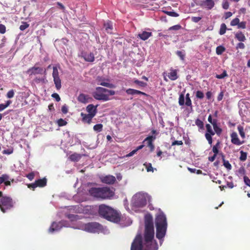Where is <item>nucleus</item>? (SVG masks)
Wrapping results in <instances>:
<instances>
[{"label": "nucleus", "instance_id": "nucleus-33", "mask_svg": "<svg viewBox=\"0 0 250 250\" xmlns=\"http://www.w3.org/2000/svg\"><path fill=\"white\" fill-rule=\"evenodd\" d=\"M227 27L225 23H222L221 25L220 31H219V34L220 35H224L226 31Z\"/></svg>", "mask_w": 250, "mask_h": 250}, {"label": "nucleus", "instance_id": "nucleus-26", "mask_svg": "<svg viewBox=\"0 0 250 250\" xmlns=\"http://www.w3.org/2000/svg\"><path fill=\"white\" fill-rule=\"evenodd\" d=\"M81 158V155L77 153H74L69 156V158L73 161H78Z\"/></svg>", "mask_w": 250, "mask_h": 250}, {"label": "nucleus", "instance_id": "nucleus-15", "mask_svg": "<svg viewBox=\"0 0 250 250\" xmlns=\"http://www.w3.org/2000/svg\"><path fill=\"white\" fill-rule=\"evenodd\" d=\"M230 137H231V142L232 144H234V145H241V144H242V142H241L238 137V135H237V134L234 132H232L230 135Z\"/></svg>", "mask_w": 250, "mask_h": 250}, {"label": "nucleus", "instance_id": "nucleus-28", "mask_svg": "<svg viewBox=\"0 0 250 250\" xmlns=\"http://www.w3.org/2000/svg\"><path fill=\"white\" fill-rule=\"evenodd\" d=\"M155 139L156 137L155 136H149L145 139L144 142H146L148 146H151L152 141Z\"/></svg>", "mask_w": 250, "mask_h": 250}, {"label": "nucleus", "instance_id": "nucleus-31", "mask_svg": "<svg viewBox=\"0 0 250 250\" xmlns=\"http://www.w3.org/2000/svg\"><path fill=\"white\" fill-rule=\"evenodd\" d=\"M237 129L239 131L240 135L243 139H244L245 137V133L244 131L243 127L241 125H239L237 126Z\"/></svg>", "mask_w": 250, "mask_h": 250}, {"label": "nucleus", "instance_id": "nucleus-9", "mask_svg": "<svg viewBox=\"0 0 250 250\" xmlns=\"http://www.w3.org/2000/svg\"><path fill=\"white\" fill-rule=\"evenodd\" d=\"M93 96L95 99L98 100L107 101L109 100L107 94L104 93V88L101 87H97L96 88L95 91L93 93Z\"/></svg>", "mask_w": 250, "mask_h": 250}, {"label": "nucleus", "instance_id": "nucleus-57", "mask_svg": "<svg viewBox=\"0 0 250 250\" xmlns=\"http://www.w3.org/2000/svg\"><path fill=\"white\" fill-rule=\"evenodd\" d=\"M222 7L224 9H228L229 7V3L227 0H223Z\"/></svg>", "mask_w": 250, "mask_h": 250}, {"label": "nucleus", "instance_id": "nucleus-46", "mask_svg": "<svg viewBox=\"0 0 250 250\" xmlns=\"http://www.w3.org/2000/svg\"><path fill=\"white\" fill-rule=\"evenodd\" d=\"M104 26L107 32H109V30H111L112 27V24L110 22L105 23Z\"/></svg>", "mask_w": 250, "mask_h": 250}, {"label": "nucleus", "instance_id": "nucleus-50", "mask_svg": "<svg viewBox=\"0 0 250 250\" xmlns=\"http://www.w3.org/2000/svg\"><path fill=\"white\" fill-rule=\"evenodd\" d=\"M239 22V19L237 18H235L230 22V25L231 26H235L237 25Z\"/></svg>", "mask_w": 250, "mask_h": 250}, {"label": "nucleus", "instance_id": "nucleus-14", "mask_svg": "<svg viewBox=\"0 0 250 250\" xmlns=\"http://www.w3.org/2000/svg\"><path fill=\"white\" fill-rule=\"evenodd\" d=\"M82 57L88 62H93L95 60L94 55L91 52H83Z\"/></svg>", "mask_w": 250, "mask_h": 250}, {"label": "nucleus", "instance_id": "nucleus-18", "mask_svg": "<svg viewBox=\"0 0 250 250\" xmlns=\"http://www.w3.org/2000/svg\"><path fill=\"white\" fill-rule=\"evenodd\" d=\"M81 116L83 117V121L88 124H90L92 122V118L94 117L89 114H85L83 113H81Z\"/></svg>", "mask_w": 250, "mask_h": 250}, {"label": "nucleus", "instance_id": "nucleus-21", "mask_svg": "<svg viewBox=\"0 0 250 250\" xmlns=\"http://www.w3.org/2000/svg\"><path fill=\"white\" fill-rule=\"evenodd\" d=\"M88 96L84 94H81L78 97V100L79 102L82 103H88Z\"/></svg>", "mask_w": 250, "mask_h": 250}, {"label": "nucleus", "instance_id": "nucleus-39", "mask_svg": "<svg viewBox=\"0 0 250 250\" xmlns=\"http://www.w3.org/2000/svg\"><path fill=\"white\" fill-rule=\"evenodd\" d=\"M165 13H166L167 15L173 17H177L179 16V14L174 11H163Z\"/></svg>", "mask_w": 250, "mask_h": 250}, {"label": "nucleus", "instance_id": "nucleus-19", "mask_svg": "<svg viewBox=\"0 0 250 250\" xmlns=\"http://www.w3.org/2000/svg\"><path fill=\"white\" fill-rule=\"evenodd\" d=\"M126 93L128 95H135V94H142L144 95H146V94L142 91L135 90L134 89L129 88L126 89Z\"/></svg>", "mask_w": 250, "mask_h": 250}, {"label": "nucleus", "instance_id": "nucleus-36", "mask_svg": "<svg viewBox=\"0 0 250 250\" xmlns=\"http://www.w3.org/2000/svg\"><path fill=\"white\" fill-rule=\"evenodd\" d=\"M70 210H73V212L80 213L82 211V209H80L79 206H72L69 208Z\"/></svg>", "mask_w": 250, "mask_h": 250}, {"label": "nucleus", "instance_id": "nucleus-16", "mask_svg": "<svg viewBox=\"0 0 250 250\" xmlns=\"http://www.w3.org/2000/svg\"><path fill=\"white\" fill-rule=\"evenodd\" d=\"M96 107L97 106H94L93 104H89L86 107V110L88 113V114L95 116L96 114Z\"/></svg>", "mask_w": 250, "mask_h": 250}, {"label": "nucleus", "instance_id": "nucleus-17", "mask_svg": "<svg viewBox=\"0 0 250 250\" xmlns=\"http://www.w3.org/2000/svg\"><path fill=\"white\" fill-rule=\"evenodd\" d=\"M152 36L151 32L143 31L138 35V37L141 40L145 41Z\"/></svg>", "mask_w": 250, "mask_h": 250}, {"label": "nucleus", "instance_id": "nucleus-4", "mask_svg": "<svg viewBox=\"0 0 250 250\" xmlns=\"http://www.w3.org/2000/svg\"><path fill=\"white\" fill-rule=\"evenodd\" d=\"M156 227V237L160 240V244L162 243V239L166 235L167 223L165 215L163 212L157 214L155 218Z\"/></svg>", "mask_w": 250, "mask_h": 250}, {"label": "nucleus", "instance_id": "nucleus-47", "mask_svg": "<svg viewBox=\"0 0 250 250\" xmlns=\"http://www.w3.org/2000/svg\"><path fill=\"white\" fill-rule=\"evenodd\" d=\"M104 93H106L107 94V96L109 98V95H114L115 94V92L114 90H108L107 89L104 88Z\"/></svg>", "mask_w": 250, "mask_h": 250}, {"label": "nucleus", "instance_id": "nucleus-53", "mask_svg": "<svg viewBox=\"0 0 250 250\" xmlns=\"http://www.w3.org/2000/svg\"><path fill=\"white\" fill-rule=\"evenodd\" d=\"M29 27V24L26 22H23L22 24L20 26V29L21 31L24 30L25 29Z\"/></svg>", "mask_w": 250, "mask_h": 250}, {"label": "nucleus", "instance_id": "nucleus-61", "mask_svg": "<svg viewBox=\"0 0 250 250\" xmlns=\"http://www.w3.org/2000/svg\"><path fill=\"white\" fill-rule=\"evenodd\" d=\"M38 187V184H37L36 183V182L34 183H32V184H29L28 185V187L30 188H33V189H34L35 188H37Z\"/></svg>", "mask_w": 250, "mask_h": 250}, {"label": "nucleus", "instance_id": "nucleus-42", "mask_svg": "<svg viewBox=\"0 0 250 250\" xmlns=\"http://www.w3.org/2000/svg\"><path fill=\"white\" fill-rule=\"evenodd\" d=\"M57 124L59 126H62L67 124V122L62 119H60L57 121Z\"/></svg>", "mask_w": 250, "mask_h": 250}, {"label": "nucleus", "instance_id": "nucleus-8", "mask_svg": "<svg viewBox=\"0 0 250 250\" xmlns=\"http://www.w3.org/2000/svg\"><path fill=\"white\" fill-rule=\"evenodd\" d=\"M62 227H72L71 225L65 221H62L58 223L53 222L49 229L48 231L50 233L59 231Z\"/></svg>", "mask_w": 250, "mask_h": 250}, {"label": "nucleus", "instance_id": "nucleus-59", "mask_svg": "<svg viewBox=\"0 0 250 250\" xmlns=\"http://www.w3.org/2000/svg\"><path fill=\"white\" fill-rule=\"evenodd\" d=\"M201 17H193L191 18V20L194 22H198L201 20Z\"/></svg>", "mask_w": 250, "mask_h": 250}, {"label": "nucleus", "instance_id": "nucleus-48", "mask_svg": "<svg viewBox=\"0 0 250 250\" xmlns=\"http://www.w3.org/2000/svg\"><path fill=\"white\" fill-rule=\"evenodd\" d=\"M219 143H217L215 146H214L212 147V151L214 153V155H217L218 153V147L219 146Z\"/></svg>", "mask_w": 250, "mask_h": 250}, {"label": "nucleus", "instance_id": "nucleus-5", "mask_svg": "<svg viewBox=\"0 0 250 250\" xmlns=\"http://www.w3.org/2000/svg\"><path fill=\"white\" fill-rule=\"evenodd\" d=\"M99 213L101 216L111 222L118 223L121 221L119 213L104 205L99 206Z\"/></svg>", "mask_w": 250, "mask_h": 250}, {"label": "nucleus", "instance_id": "nucleus-56", "mask_svg": "<svg viewBox=\"0 0 250 250\" xmlns=\"http://www.w3.org/2000/svg\"><path fill=\"white\" fill-rule=\"evenodd\" d=\"M181 28H182V27L180 25L177 24V25H175L170 27L169 28V30H178L180 29Z\"/></svg>", "mask_w": 250, "mask_h": 250}, {"label": "nucleus", "instance_id": "nucleus-41", "mask_svg": "<svg viewBox=\"0 0 250 250\" xmlns=\"http://www.w3.org/2000/svg\"><path fill=\"white\" fill-rule=\"evenodd\" d=\"M10 179L9 177L7 174H3L0 177V185L4 182L5 180Z\"/></svg>", "mask_w": 250, "mask_h": 250}, {"label": "nucleus", "instance_id": "nucleus-20", "mask_svg": "<svg viewBox=\"0 0 250 250\" xmlns=\"http://www.w3.org/2000/svg\"><path fill=\"white\" fill-rule=\"evenodd\" d=\"M167 76L172 81L176 80L178 78L177 71L174 69H171Z\"/></svg>", "mask_w": 250, "mask_h": 250}, {"label": "nucleus", "instance_id": "nucleus-43", "mask_svg": "<svg viewBox=\"0 0 250 250\" xmlns=\"http://www.w3.org/2000/svg\"><path fill=\"white\" fill-rule=\"evenodd\" d=\"M195 124L201 129H202L204 127L203 122L199 119L196 120Z\"/></svg>", "mask_w": 250, "mask_h": 250}, {"label": "nucleus", "instance_id": "nucleus-29", "mask_svg": "<svg viewBox=\"0 0 250 250\" xmlns=\"http://www.w3.org/2000/svg\"><path fill=\"white\" fill-rule=\"evenodd\" d=\"M12 103L10 100L7 101L5 104H0V112L7 108Z\"/></svg>", "mask_w": 250, "mask_h": 250}, {"label": "nucleus", "instance_id": "nucleus-37", "mask_svg": "<svg viewBox=\"0 0 250 250\" xmlns=\"http://www.w3.org/2000/svg\"><path fill=\"white\" fill-rule=\"evenodd\" d=\"M206 127L207 131V133L211 134L212 135H214L215 134L214 131L212 129V127L209 124H207Z\"/></svg>", "mask_w": 250, "mask_h": 250}, {"label": "nucleus", "instance_id": "nucleus-32", "mask_svg": "<svg viewBox=\"0 0 250 250\" xmlns=\"http://www.w3.org/2000/svg\"><path fill=\"white\" fill-rule=\"evenodd\" d=\"M103 125L101 124H97L93 127V129L95 131L99 132H101L103 129Z\"/></svg>", "mask_w": 250, "mask_h": 250}, {"label": "nucleus", "instance_id": "nucleus-27", "mask_svg": "<svg viewBox=\"0 0 250 250\" xmlns=\"http://www.w3.org/2000/svg\"><path fill=\"white\" fill-rule=\"evenodd\" d=\"M37 184H38V187H42L46 185V180L45 178H43L42 179H39L35 181Z\"/></svg>", "mask_w": 250, "mask_h": 250}, {"label": "nucleus", "instance_id": "nucleus-63", "mask_svg": "<svg viewBox=\"0 0 250 250\" xmlns=\"http://www.w3.org/2000/svg\"><path fill=\"white\" fill-rule=\"evenodd\" d=\"M245 47V44L242 42H239L236 46V48L244 49Z\"/></svg>", "mask_w": 250, "mask_h": 250}, {"label": "nucleus", "instance_id": "nucleus-54", "mask_svg": "<svg viewBox=\"0 0 250 250\" xmlns=\"http://www.w3.org/2000/svg\"><path fill=\"white\" fill-rule=\"evenodd\" d=\"M14 91L12 89L7 92L6 96L8 98H12L14 97Z\"/></svg>", "mask_w": 250, "mask_h": 250}, {"label": "nucleus", "instance_id": "nucleus-24", "mask_svg": "<svg viewBox=\"0 0 250 250\" xmlns=\"http://www.w3.org/2000/svg\"><path fill=\"white\" fill-rule=\"evenodd\" d=\"M205 5L208 9H211L214 5V2L213 0H206Z\"/></svg>", "mask_w": 250, "mask_h": 250}, {"label": "nucleus", "instance_id": "nucleus-7", "mask_svg": "<svg viewBox=\"0 0 250 250\" xmlns=\"http://www.w3.org/2000/svg\"><path fill=\"white\" fill-rule=\"evenodd\" d=\"M14 203L12 199L8 196H3L2 194L0 197V208L3 212L11 209L14 207Z\"/></svg>", "mask_w": 250, "mask_h": 250}, {"label": "nucleus", "instance_id": "nucleus-58", "mask_svg": "<svg viewBox=\"0 0 250 250\" xmlns=\"http://www.w3.org/2000/svg\"><path fill=\"white\" fill-rule=\"evenodd\" d=\"M244 181L245 184L250 187V179L245 176L244 177Z\"/></svg>", "mask_w": 250, "mask_h": 250}, {"label": "nucleus", "instance_id": "nucleus-1", "mask_svg": "<svg viewBox=\"0 0 250 250\" xmlns=\"http://www.w3.org/2000/svg\"><path fill=\"white\" fill-rule=\"evenodd\" d=\"M145 223L144 239L141 234H138L132 243L131 250H158V245L154 239L153 217L151 214H146Z\"/></svg>", "mask_w": 250, "mask_h": 250}, {"label": "nucleus", "instance_id": "nucleus-25", "mask_svg": "<svg viewBox=\"0 0 250 250\" xmlns=\"http://www.w3.org/2000/svg\"><path fill=\"white\" fill-rule=\"evenodd\" d=\"M212 125L214 130V132L216 133L217 134L219 135L222 132V129L217 125L216 120H214V123H213Z\"/></svg>", "mask_w": 250, "mask_h": 250}, {"label": "nucleus", "instance_id": "nucleus-34", "mask_svg": "<svg viewBox=\"0 0 250 250\" xmlns=\"http://www.w3.org/2000/svg\"><path fill=\"white\" fill-rule=\"evenodd\" d=\"M223 165L224 167L230 170L231 168V166L228 161L224 159V157L223 156Z\"/></svg>", "mask_w": 250, "mask_h": 250}, {"label": "nucleus", "instance_id": "nucleus-52", "mask_svg": "<svg viewBox=\"0 0 250 250\" xmlns=\"http://www.w3.org/2000/svg\"><path fill=\"white\" fill-rule=\"evenodd\" d=\"M238 28L245 29L246 27V22L242 21L239 22L238 24L237 25Z\"/></svg>", "mask_w": 250, "mask_h": 250}, {"label": "nucleus", "instance_id": "nucleus-23", "mask_svg": "<svg viewBox=\"0 0 250 250\" xmlns=\"http://www.w3.org/2000/svg\"><path fill=\"white\" fill-rule=\"evenodd\" d=\"M53 80L56 88L59 90L62 86L61 80L60 77L54 78Z\"/></svg>", "mask_w": 250, "mask_h": 250}, {"label": "nucleus", "instance_id": "nucleus-22", "mask_svg": "<svg viewBox=\"0 0 250 250\" xmlns=\"http://www.w3.org/2000/svg\"><path fill=\"white\" fill-rule=\"evenodd\" d=\"M235 37L240 42H244L246 40V38L242 32H238L235 35Z\"/></svg>", "mask_w": 250, "mask_h": 250}, {"label": "nucleus", "instance_id": "nucleus-44", "mask_svg": "<svg viewBox=\"0 0 250 250\" xmlns=\"http://www.w3.org/2000/svg\"><path fill=\"white\" fill-rule=\"evenodd\" d=\"M227 76H228L227 72H226V71L224 70L222 74L216 75V78L217 79H221L224 78L225 77H226Z\"/></svg>", "mask_w": 250, "mask_h": 250}, {"label": "nucleus", "instance_id": "nucleus-55", "mask_svg": "<svg viewBox=\"0 0 250 250\" xmlns=\"http://www.w3.org/2000/svg\"><path fill=\"white\" fill-rule=\"evenodd\" d=\"M67 217H68V219H70L72 221L77 220V219H78V216L77 215L74 214H68L67 215Z\"/></svg>", "mask_w": 250, "mask_h": 250}, {"label": "nucleus", "instance_id": "nucleus-40", "mask_svg": "<svg viewBox=\"0 0 250 250\" xmlns=\"http://www.w3.org/2000/svg\"><path fill=\"white\" fill-rule=\"evenodd\" d=\"M212 134H209L208 133H206L205 134V137L206 139L208 140L209 144L211 145L212 143Z\"/></svg>", "mask_w": 250, "mask_h": 250}, {"label": "nucleus", "instance_id": "nucleus-10", "mask_svg": "<svg viewBox=\"0 0 250 250\" xmlns=\"http://www.w3.org/2000/svg\"><path fill=\"white\" fill-rule=\"evenodd\" d=\"M178 103L180 105H183L185 104L187 106L190 107L191 110H192V102L189 93L186 94L185 98L184 92L181 93L179 96Z\"/></svg>", "mask_w": 250, "mask_h": 250}, {"label": "nucleus", "instance_id": "nucleus-60", "mask_svg": "<svg viewBox=\"0 0 250 250\" xmlns=\"http://www.w3.org/2000/svg\"><path fill=\"white\" fill-rule=\"evenodd\" d=\"M52 97L55 98L57 102H59L61 100V98L57 93H53L52 95Z\"/></svg>", "mask_w": 250, "mask_h": 250}, {"label": "nucleus", "instance_id": "nucleus-62", "mask_svg": "<svg viewBox=\"0 0 250 250\" xmlns=\"http://www.w3.org/2000/svg\"><path fill=\"white\" fill-rule=\"evenodd\" d=\"M5 26L3 24H0V33L3 34L5 32Z\"/></svg>", "mask_w": 250, "mask_h": 250}, {"label": "nucleus", "instance_id": "nucleus-11", "mask_svg": "<svg viewBox=\"0 0 250 250\" xmlns=\"http://www.w3.org/2000/svg\"><path fill=\"white\" fill-rule=\"evenodd\" d=\"M100 179L102 183L109 185L113 184L116 181L115 177L110 175L101 176Z\"/></svg>", "mask_w": 250, "mask_h": 250}, {"label": "nucleus", "instance_id": "nucleus-64", "mask_svg": "<svg viewBox=\"0 0 250 250\" xmlns=\"http://www.w3.org/2000/svg\"><path fill=\"white\" fill-rule=\"evenodd\" d=\"M177 55L181 58V60H183L184 59V55L181 51H178L176 53Z\"/></svg>", "mask_w": 250, "mask_h": 250}, {"label": "nucleus", "instance_id": "nucleus-49", "mask_svg": "<svg viewBox=\"0 0 250 250\" xmlns=\"http://www.w3.org/2000/svg\"><path fill=\"white\" fill-rule=\"evenodd\" d=\"M134 82L135 83L141 87H145L146 85V83H145L144 82L140 81L138 80H134Z\"/></svg>", "mask_w": 250, "mask_h": 250}, {"label": "nucleus", "instance_id": "nucleus-45", "mask_svg": "<svg viewBox=\"0 0 250 250\" xmlns=\"http://www.w3.org/2000/svg\"><path fill=\"white\" fill-rule=\"evenodd\" d=\"M13 152V148L11 147L8 149H5L2 151L3 154L10 155Z\"/></svg>", "mask_w": 250, "mask_h": 250}, {"label": "nucleus", "instance_id": "nucleus-51", "mask_svg": "<svg viewBox=\"0 0 250 250\" xmlns=\"http://www.w3.org/2000/svg\"><path fill=\"white\" fill-rule=\"evenodd\" d=\"M196 96L197 98L202 99L204 98V93L201 91H197L196 93Z\"/></svg>", "mask_w": 250, "mask_h": 250}, {"label": "nucleus", "instance_id": "nucleus-3", "mask_svg": "<svg viewBox=\"0 0 250 250\" xmlns=\"http://www.w3.org/2000/svg\"><path fill=\"white\" fill-rule=\"evenodd\" d=\"M77 225V227L73 228L90 233L102 232L105 234L109 233L108 229L106 227H103L97 222H91L86 224H82L79 222Z\"/></svg>", "mask_w": 250, "mask_h": 250}, {"label": "nucleus", "instance_id": "nucleus-30", "mask_svg": "<svg viewBox=\"0 0 250 250\" xmlns=\"http://www.w3.org/2000/svg\"><path fill=\"white\" fill-rule=\"evenodd\" d=\"M225 50L226 49L224 46L220 45L216 47V53L217 55H221Z\"/></svg>", "mask_w": 250, "mask_h": 250}, {"label": "nucleus", "instance_id": "nucleus-38", "mask_svg": "<svg viewBox=\"0 0 250 250\" xmlns=\"http://www.w3.org/2000/svg\"><path fill=\"white\" fill-rule=\"evenodd\" d=\"M241 155L240 157V160L242 161H245L247 159V154L246 152H244L243 151H240Z\"/></svg>", "mask_w": 250, "mask_h": 250}, {"label": "nucleus", "instance_id": "nucleus-35", "mask_svg": "<svg viewBox=\"0 0 250 250\" xmlns=\"http://www.w3.org/2000/svg\"><path fill=\"white\" fill-rule=\"evenodd\" d=\"M53 78H57L59 77V72L57 66L53 67V73H52Z\"/></svg>", "mask_w": 250, "mask_h": 250}, {"label": "nucleus", "instance_id": "nucleus-6", "mask_svg": "<svg viewBox=\"0 0 250 250\" xmlns=\"http://www.w3.org/2000/svg\"><path fill=\"white\" fill-rule=\"evenodd\" d=\"M88 192L91 196L98 199H109L114 195L113 191L107 187L92 188Z\"/></svg>", "mask_w": 250, "mask_h": 250}, {"label": "nucleus", "instance_id": "nucleus-2", "mask_svg": "<svg viewBox=\"0 0 250 250\" xmlns=\"http://www.w3.org/2000/svg\"><path fill=\"white\" fill-rule=\"evenodd\" d=\"M150 196L145 192H139L132 198L131 201V210L135 212L139 211L146 206L147 202L149 201Z\"/></svg>", "mask_w": 250, "mask_h": 250}, {"label": "nucleus", "instance_id": "nucleus-13", "mask_svg": "<svg viewBox=\"0 0 250 250\" xmlns=\"http://www.w3.org/2000/svg\"><path fill=\"white\" fill-rule=\"evenodd\" d=\"M96 81L97 82V84L99 85H101L102 86L113 88L115 87V85L111 83H109L108 82H104V80H103L102 78L100 77H98Z\"/></svg>", "mask_w": 250, "mask_h": 250}, {"label": "nucleus", "instance_id": "nucleus-12", "mask_svg": "<svg viewBox=\"0 0 250 250\" xmlns=\"http://www.w3.org/2000/svg\"><path fill=\"white\" fill-rule=\"evenodd\" d=\"M43 72H45V70H43V68L35 66L31 68H29L27 70V73L30 75H31L41 74H42Z\"/></svg>", "mask_w": 250, "mask_h": 250}]
</instances>
